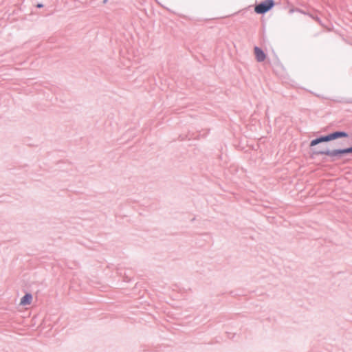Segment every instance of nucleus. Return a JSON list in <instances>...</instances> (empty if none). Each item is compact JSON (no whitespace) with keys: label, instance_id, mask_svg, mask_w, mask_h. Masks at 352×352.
<instances>
[{"label":"nucleus","instance_id":"6","mask_svg":"<svg viewBox=\"0 0 352 352\" xmlns=\"http://www.w3.org/2000/svg\"><path fill=\"white\" fill-rule=\"evenodd\" d=\"M37 7H38V8H42V7H43V5L39 3V4H38V5H37Z\"/></svg>","mask_w":352,"mask_h":352},{"label":"nucleus","instance_id":"5","mask_svg":"<svg viewBox=\"0 0 352 352\" xmlns=\"http://www.w3.org/2000/svg\"><path fill=\"white\" fill-rule=\"evenodd\" d=\"M32 299V295L30 294H27L21 299L20 304L21 305H28L31 303Z\"/></svg>","mask_w":352,"mask_h":352},{"label":"nucleus","instance_id":"3","mask_svg":"<svg viewBox=\"0 0 352 352\" xmlns=\"http://www.w3.org/2000/svg\"><path fill=\"white\" fill-rule=\"evenodd\" d=\"M352 153V146L348 148L344 149H336L333 151H321L317 153L318 154H324L329 155L330 157H336L340 155L346 154V153Z\"/></svg>","mask_w":352,"mask_h":352},{"label":"nucleus","instance_id":"1","mask_svg":"<svg viewBox=\"0 0 352 352\" xmlns=\"http://www.w3.org/2000/svg\"><path fill=\"white\" fill-rule=\"evenodd\" d=\"M347 136H348V135L345 132L336 131V132L332 133L331 134H329V135H327L326 136H322V137H320L319 138L313 140L310 142V146H314L316 144H318L319 143H321V142H328V141L336 140V139H338V138H345V137H347Z\"/></svg>","mask_w":352,"mask_h":352},{"label":"nucleus","instance_id":"4","mask_svg":"<svg viewBox=\"0 0 352 352\" xmlns=\"http://www.w3.org/2000/svg\"><path fill=\"white\" fill-rule=\"evenodd\" d=\"M254 51L256 56V58L258 62H262L265 59L266 56L265 53L259 47H255Z\"/></svg>","mask_w":352,"mask_h":352},{"label":"nucleus","instance_id":"2","mask_svg":"<svg viewBox=\"0 0 352 352\" xmlns=\"http://www.w3.org/2000/svg\"><path fill=\"white\" fill-rule=\"evenodd\" d=\"M274 6L273 0H265L256 5L254 11L257 14H264L271 10Z\"/></svg>","mask_w":352,"mask_h":352},{"label":"nucleus","instance_id":"7","mask_svg":"<svg viewBox=\"0 0 352 352\" xmlns=\"http://www.w3.org/2000/svg\"><path fill=\"white\" fill-rule=\"evenodd\" d=\"M107 0H104V3H106Z\"/></svg>","mask_w":352,"mask_h":352}]
</instances>
